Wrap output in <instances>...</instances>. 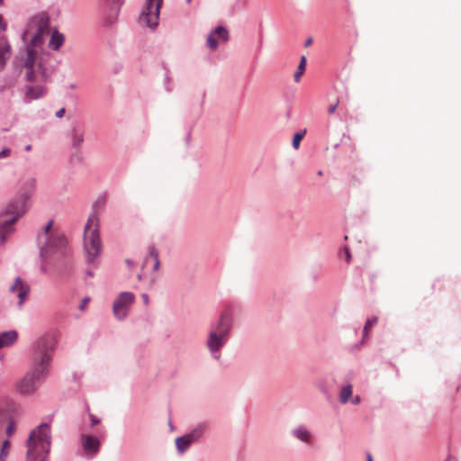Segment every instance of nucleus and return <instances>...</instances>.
Segmentation results:
<instances>
[{
    "instance_id": "obj_1",
    "label": "nucleus",
    "mask_w": 461,
    "mask_h": 461,
    "mask_svg": "<svg viewBox=\"0 0 461 461\" xmlns=\"http://www.w3.org/2000/svg\"><path fill=\"white\" fill-rule=\"evenodd\" d=\"M54 339L50 336H43L36 341L32 353L31 370L17 384L21 393H33L46 378L50 371Z\"/></svg>"
},
{
    "instance_id": "obj_2",
    "label": "nucleus",
    "mask_w": 461,
    "mask_h": 461,
    "mask_svg": "<svg viewBox=\"0 0 461 461\" xmlns=\"http://www.w3.org/2000/svg\"><path fill=\"white\" fill-rule=\"evenodd\" d=\"M26 447V461H46L50 447V426L43 423L32 430Z\"/></svg>"
},
{
    "instance_id": "obj_3",
    "label": "nucleus",
    "mask_w": 461,
    "mask_h": 461,
    "mask_svg": "<svg viewBox=\"0 0 461 461\" xmlns=\"http://www.w3.org/2000/svg\"><path fill=\"white\" fill-rule=\"evenodd\" d=\"M21 61L28 82L44 83L47 80L45 57L37 49L27 46L25 53L21 56Z\"/></svg>"
},
{
    "instance_id": "obj_4",
    "label": "nucleus",
    "mask_w": 461,
    "mask_h": 461,
    "mask_svg": "<svg viewBox=\"0 0 461 461\" xmlns=\"http://www.w3.org/2000/svg\"><path fill=\"white\" fill-rule=\"evenodd\" d=\"M50 32V17L47 13L41 12L29 19L23 40L27 46L37 49L42 44L44 36Z\"/></svg>"
},
{
    "instance_id": "obj_5",
    "label": "nucleus",
    "mask_w": 461,
    "mask_h": 461,
    "mask_svg": "<svg viewBox=\"0 0 461 461\" xmlns=\"http://www.w3.org/2000/svg\"><path fill=\"white\" fill-rule=\"evenodd\" d=\"M26 211L25 202L13 201L0 213V244L8 240L9 235L14 231V224Z\"/></svg>"
},
{
    "instance_id": "obj_6",
    "label": "nucleus",
    "mask_w": 461,
    "mask_h": 461,
    "mask_svg": "<svg viewBox=\"0 0 461 461\" xmlns=\"http://www.w3.org/2000/svg\"><path fill=\"white\" fill-rule=\"evenodd\" d=\"M84 249L88 263H93L101 254L102 243L99 234V219L89 216L84 230Z\"/></svg>"
},
{
    "instance_id": "obj_7",
    "label": "nucleus",
    "mask_w": 461,
    "mask_h": 461,
    "mask_svg": "<svg viewBox=\"0 0 461 461\" xmlns=\"http://www.w3.org/2000/svg\"><path fill=\"white\" fill-rule=\"evenodd\" d=\"M230 331V322L227 312H223L221 315L216 329L209 333L207 340L208 348L212 354H214V357L217 359L220 358V354L218 352L227 341Z\"/></svg>"
},
{
    "instance_id": "obj_8",
    "label": "nucleus",
    "mask_w": 461,
    "mask_h": 461,
    "mask_svg": "<svg viewBox=\"0 0 461 461\" xmlns=\"http://www.w3.org/2000/svg\"><path fill=\"white\" fill-rule=\"evenodd\" d=\"M161 5L162 0H147V3L139 17L140 24L149 28L157 27Z\"/></svg>"
},
{
    "instance_id": "obj_9",
    "label": "nucleus",
    "mask_w": 461,
    "mask_h": 461,
    "mask_svg": "<svg viewBox=\"0 0 461 461\" xmlns=\"http://www.w3.org/2000/svg\"><path fill=\"white\" fill-rule=\"evenodd\" d=\"M135 296L131 292L121 293L114 300L113 304V312L114 316L119 319H124L130 310V307L133 303Z\"/></svg>"
},
{
    "instance_id": "obj_10",
    "label": "nucleus",
    "mask_w": 461,
    "mask_h": 461,
    "mask_svg": "<svg viewBox=\"0 0 461 461\" xmlns=\"http://www.w3.org/2000/svg\"><path fill=\"white\" fill-rule=\"evenodd\" d=\"M204 430L205 425L200 424L189 434L177 438L176 439V446L178 451L180 453L185 452L193 442L198 440L202 437Z\"/></svg>"
},
{
    "instance_id": "obj_11",
    "label": "nucleus",
    "mask_w": 461,
    "mask_h": 461,
    "mask_svg": "<svg viewBox=\"0 0 461 461\" xmlns=\"http://www.w3.org/2000/svg\"><path fill=\"white\" fill-rule=\"evenodd\" d=\"M10 291L12 293H17V296L19 298L18 305L22 306L28 297L30 286L28 284L24 283L20 277H17L14 280V284L10 286Z\"/></svg>"
},
{
    "instance_id": "obj_12",
    "label": "nucleus",
    "mask_w": 461,
    "mask_h": 461,
    "mask_svg": "<svg viewBox=\"0 0 461 461\" xmlns=\"http://www.w3.org/2000/svg\"><path fill=\"white\" fill-rule=\"evenodd\" d=\"M216 37L222 41H227L229 40V32L224 27L217 26L216 29L208 35L207 45L212 50H216L218 47Z\"/></svg>"
},
{
    "instance_id": "obj_13",
    "label": "nucleus",
    "mask_w": 461,
    "mask_h": 461,
    "mask_svg": "<svg viewBox=\"0 0 461 461\" xmlns=\"http://www.w3.org/2000/svg\"><path fill=\"white\" fill-rule=\"evenodd\" d=\"M81 443L83 449L86 454H95L99 450L100 441L90 435H83L81 438Z\"/></svg>"
},
{
    "instance_id": "obj_14",
    "label": "nucleus",
    "mask_w": 461,
    "mask_h": 461,
    "mask_svg": "<svg viewBox=\"0 0 461 461\" xmlns=\"http://www.w3.org/2000/svg\"><path fill=\"white\" fill-rule=\"evenodd\" d=\"M43 83H31L25 87V96L28 100L38 99L45 95Z\"/></svg>"
},
{
    "instance_id": "obj_15",
    "label": "nucleus",
    "mask_w": 461,
    "mask_h": 461,
    "mask_svg": "<svg viewBox=\"0 0 461 461\" xmlns=\"http://www.w3.org/2000/svg\"><path fill=\"white\" fill-rule=\"evenodd\" d=\"M66 244V239L63 235H56L51 237L49 242L41 248V255L46 257L54 248L62 247Z\"/></svg>"
},
{
    "instance_id": "obj_16",
    "label": "nucleus",
    "mask_w": 461,
    "mask_h": 461,
    "mask_svg": "<svg viewBox=\"0 0 461 461\" xmlns=\"http://www.w3.org/2000/svg\"><path fill=\"white\" fill-rule=\"evenodd\" d=\"M11 57V46L5 38H0V68H3Z\"/></svg>"
},
{
    "instance_id": "obj_17",
    "label": "nucleus",
    "mask_w": 461,
    "mask_h": 461,
    "mask_svg": "<svg viewBox=\"0 0 461 461\" xmlns=\"http://www.w3.org/2000/svg\"><path fill=\"white\" fill-rule=\"evenodd\" d=\"M17 332L14 330L0 333V348L10 347L17 339Z\"/></svg>"
},
{
    "instance_id": "obj_18",
    "label": "nucleus",
    "mask_w": 461,
    "mask_h": 461,
    "mask_svg": "<svg viewBox=\"0 0 461 461\" xmlns=\"http://www.w3.org/2000/svg\"><path fill=\"white\" fill-rule=\"evenodd\" d=\"M293 434L301 441H303L306 443L311 441V438H312L311 433L303 427H299V428L294 429Z\"/></svg>"
},
{
    "instance_id": "obj_19",
    "label": "nucleus",
    "mask_w": 461,
    "mask_h": 461,
    "mask_svg": "<svg viewBox=\"0 0 461 461\" xmlns=\"http://www.w3.org/2000/svg\"><path fill=\"white\" fill-rule=\"evenodd\" d=\"M64 36L58 32H53L50 40V46L53 50H59V47L63 44Z\"/></svg>"
},
{
    "instance_id": "obj_20",
    "label": "nucleus",
    "mask_w": 461,
    "mask_h": 461,
    "mask_svg": "<svg viewBox=\"0 0 461 461\" xmlns=\"http://www.w3.org/2000/svg\"><path fill=\"white\" fill-rule=\"evenodd\" d=\"M305 67H306V58H305V56H302L300 63L297 68V70L294 75V79L295 82H299L301 80L302 76L305 72Z\"/></svg>"
},
{
    "instance_id": "obj_21",
    "label": "nucleus",
    "mask_w": 461,
    "mask_h": 461,
    "mask_svg": "<svg viewBox=\"0 0 461 461\" xmlns=\"http://www.w3.org/2000/svg\"><path fill=\"white\" fill-rule=\"evenodd\" d=\"M352 395V385L348 384L341 388L339 393V401L341 403H346Z\"/></svg>"
},
{
    "instance_id": "obj_22",
    "label": "nucleus",
    "mask_w": 461,
    "mask_h": 461,
    "mask_svg": "<svg viewBox=\"0 0 461 461\" xmlns=\"http://www.w3.org/2000/svg\"><path fill=\"white\" fill-rule=\"evenodd\" d=\"M84 141L83 132L74 130L72 132V145L75 149H79Z\"/></svg>"
},
{
    "instance_id": "obj_23",
    "label": "nucleus",
    "mask_w": 461,
    "mask_h": 461,
    "mask_svg": "<svg viewBox=\"0 0 461 461\" xmlns=\"http://www.w3.org/2000/svg\"><path fill=\"white\" fill-rule=\"evenodd\" d=\"M11 449V445L8 439L3 442L1 450H0V461H5L9 451Z\"/></svg>"
},
{
    "instance_id": "obj_24",
    "label": "nucleus",
    "mask_w": 461,
    "mask_h": 461,
    "mask_svg": "<svg viewBox=\"0 0 461 461\" xmlns=\"http://www.w3.org/2000/svg\"><path fill=\"white\" fill-rule=\"evenodd\" d=\"M377 317H373L372 319L366 321L364 326V337L367 336L368 331L373 326H375L377 323Z\"/></svg>"
},
{
    "instance_id": "obj_25",
    "label": "nucleus",
    "mask_w": 461,
    "mask_h": 461,
    "mask_svg": "<svg viewBox=\"0 0 461 461\" xmlns=\"http://www.w3.org/2000/svg\"><path fill=\"white\" fill-rule=\"evenodd\" d=\"M304 134H305V131H302V132H297L294 136V139H293V147L295 149H298L299 147H300V143H301V140H303V138L304 137Z\"/></svg>"
},
{
    "instance_id": "obj_26",
    "label": "nucleus",
    "mask_w": 461,
    "mask_h": 461,
    "mask_svg": "<svg viewBox=\"0 0 461 461\" xmlns=\"http://www.w3.org/2000/svg\"><path fill=\"white\" fill-rule=\"evenodd\" d=\"M149 255L155 260L156 258H158V249L154 246H150L149 248Z\"/></svg>"
},
{
    "instance_id": "obj_27",
    "label": "nucleus",
    "mask_w": 461,
    "mask_h": 461,
    "mask_svg": "<svg viewBox=\"0 0 461 461\" xmlns=\"http://www.w3.org/2000/svg\"><path fill=\"white\" fill-rule=\"evenodd\" d=\"M15 430V426H14V423L13 421H10L9 422V425L6 429V434L8 437H10Z\"/></svg>"
},
{
    "instance_id": "obj_28",
    "label": "nucleus",
    "mask_w": 461,
    "mask_h": 461,
    "mask_svg": "<svg viewBox=\"0 0 461 461\" xmlns=\"http://www.w3.org/2000/svg\"><path fill=\"white\" fill-rule=\"evenodd\" d=\"M11 155V149H4L0 151V159L5 158Z\"/></svg>"
},
{
    "instance_id": "obj_29",
    "label": "nucleus",
    "mask_w": 461,
    "mask_h": 461,
    "mask_svg": "<svg viewBox=\"0 0 461 461\" xmlns=\"http://www.w3.org/2000/svg\"><path fill=\"white\" fill-rule=\"evenodd\" d=\"M7 28V23L2 14H0V32H5Z\"/></svg>"
},
{
    "instance_id": "obj_30",
    "label": "nucleus",
    "mask_w": 461,
    "mask_h": 461,
    "mask_svg": "<svg viewBox=\"0 0 461 461\" xmlns=\"http://www.w3.org/2000/svg\"><path fill=\"white\" fill-rule=\"evenodd\" d=\"M26 185L28 186V189H29V193H31L32 191V189L34 188V185H35V180L34 179H28L26 181Z\"/></svg>"
},
{
    "instance_id": "obj_31",
    "label": "nucleus",
    "mask_w": 461,
    "mask_h": 461,
    "mask_svg": "<svg viewBox=\"0 0 461 461\" xmlns=\"http://www.w3.org/2000/svg\"><path fill=\"white\" fill-rule=\"evenodd\" d=\"M338 105H339V101H337L334 104L330 105V106L328 107V113H329L330 114L334 113H335V111H336V109H337V107H338Z\"/></svg>"
},
{
    "instance_id": "obj_32",
    "label": "nucleus",
    "mask_w": 461,
    "mask_h": 461,
    "mask_svg": "<svg viewBox=\"0 0 461 461\" xmlns=\"http://www.w3.org/2000/svg\"><path fill=\"white\" fill-rule=\"evenodd\" d=\"M52 223H53V221H50L48 222V224L45 226V228H44V235H45V236H47V235H48V233H49V231L50 230V229H51V227H52Z\"/></svg>"
},
{
    "instance_id": "obj_33",
    "label": "nucleus",
    "mask_w": 461,
    "mask_h": 461,
    "mask_svg": "<svg viewBox=\"0 0 461 461\" xmlns=\"http://www.w3.org/2000/svg\"><path fill=\"white\" fill-rule=\"evenodd\" d=\"M88 303H89V298H84L82 300V302H81L79 309L83 311L86 308V306L87 305Z\"/></svg>"
},
{
    "instance_id": "obj_34",
    "label": "nucleus",
    "mask_w": 461,
    "mask_h": 461,
    "mask_svg": "<svg viewBox=\"0 0 461 461\" xmlns=\"http://www.w3.org/2000/svg\"><path fill=\"white\" fill-rule=\"evenodd\" d=\"M344 253H345V258H346L347 262H349L350 258H351V255H350L349 249L348 248H345L344 249Z\"/></svg>"
},
{
    "instance_id": "obj_35",
    "label": "nucleus",
    "mask_w": 461,
    "mask_h": 461,
    "mask_svg": "<svg viewBox=\"0 0 461 461\" xmlns=\"http://www.w3.org/2000/svg\"><path fill=\"white\" fill-rule=\"evenodd\" d=\"M65 113V108H61L59 109L57 113H56V116L58 118H61Z\"/></svg>"
},
{
    "instance_id": "obj_36",
    "label": "nucleus",
    "mask_w": 461,
    "mask_h": 461,
    "mask_svg": "<svg viewBox=\"0 0 461 461\" xmlns=\"http://www.w3.org/2000/svg\"><path fill=\"white\" fill-rule=\"evenodd\" d=\"M159 265H160L159 259L156 258L154 260V266H153V268H154L155 271H157L159 268Z\"/></svg>"
},
{
    "instance_id": "obj_37",
    "label": "nucleus",
    "mask_w": 461,
    "mask_h": 461,
    "mask_svg": "<svg viewBox=\"0 0 461 461\" xmlns=\"http://www.w3.org/2000/svg\"><path fill=\"white\" fill-rule=\"evenodd\" d=\"M90 418H91V421L93 423V425H96L100 422V420L98 419H96L94 415H90Z\"/></svg>"
},
{
    "instance_id": "obj_38",
    "label": "nucleus",
    "mask_w": 461,
    "mask_h": 461,
    "mask_svg": "<svg viewBox=\"0 0 461 461\" xmlns=\"http://www.w3.org/2000/svg\"><path fill=\"white\" fill-rule=\"evenodd\" d=\"M141 297H142L143 303H144L145 304H148V303H149V296H148V294H143L141 295Z\"/></svg>"
},
{
    "instance_id": "obj_39",
    "label": "nucleus",
    "mask_w": 461,
    "mask_h": 461,
    "mask_svg": "<svg viewBox=\"0 0 461 461\" xmlns=\"http://www.w3.org/2000/svg\"><path fill=\"white\" fill-rule=\"evenodd\" d=\"M106 1L108 3H112V4L115 5H120L122 2V0H106Z\"/></svg>"
},
{
    "instance_id": "obj_40",
    "label": "nucleus",
    "mask_w": 461,
    "mask_h": 461,
    "mask_svg": "<svg viewBox=\"0 0 461 461\" xmlns=\"http://www.w3.org/2000/svg\"><path fill=\"white\" fill-rule=\"evenodd\" d=\"M312 43V39L309 38L306 40L304 45H305V47H309Z\"/></svg>"
},
{
    "instance_id": "obj_41",
    "label": "nucleus",
    "mask_w": 461,
    "mask_h": 461,
    "mask_svg": "<svg viewBox=\"0 0 461 461\" xmlns=\"http://www.w3.org/2000/svg\"><path fill=\"white\" fill-rule=\"evenodd\" d=\"M352 402H353L354 404H358V403L360 402V398H359V396H356V397L353 399Z\"/></svg>"
},
{
    "instance_id": "obj_42",
    "label": "nucleus",
    "mask_w": 461,
    "mask_h": 461,
    "mask_svg": "<svg viewBox=\"0 0 461 461\" xmlns=\"http://www.w3.org/2000/svg\"><path fill=\"white\" fill-rule=\"evenodd\" d=\"M366 461H373V456L370 453L366 454Z\"/></svg>"
},
{
    "instance_id": "obj_43",
    "label": "nucleus",
    "mask_w": 461,
    "mask_h": 461,
    "mask_svg": "<svg viewBox=\"0 0 461 461\" xmlns=\"http://www.w3.org/2000/svg\"><path fill=\"white\" fill-rule=\"evenodd\" d=\"M24 149L26 151H31L32 150V145L29 144V145L25 146Z\"/></svg>"
},
{
    "instance_id": "obj_44",
    "label": "nucleus",
    "mask_w": 461,
    "mask_h": 461,
    "mask_svg": "<svg viewBox=\"0 0 461 461\" xmlns=\"http://www.w3.org/2000/svg\"><path fill=\"white\" fill-rule=\"evenodd\" d=\"M4 5V0H0V6Z\"/></svg>"
},
{
    "instance_id": "obj_45",
    "label": "nucleus",
    "mask_w": 461,
    "mask_h": 461,
    "mask_svg": "<svg viewBox=\"0 0 461 461\" xmlns=\"http://www.w3.org/2000/svg\"><path fill=\"white\" fill-rule=\"evenodd\" d=\"M191 1H192V0H185V2H186L187 4H189Z\"/></svg>"
},
{
    "instance_id": "obj_46",
    "label": "nucleus",
    "mask_w": 461,
    "mask_h": 461,
    "mask_svg": "<svg viewBox=\"0 0 461 461\" xmlns=\"http://www.w3.org/2000/svg\"><path fill=\"white\" fill-rule=\"evenodd\" d=\"M447 461H451V459H447Z\"/></svg>"
}]
</instances>
